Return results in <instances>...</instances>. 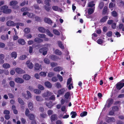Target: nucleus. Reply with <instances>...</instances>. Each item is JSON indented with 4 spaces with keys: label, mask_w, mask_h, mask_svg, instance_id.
<instances>
[{
    "label": "nucleus",
    "mask_w": 124,
    "mask_h": 124,
    "mask_svg": "<svg viewBox=\"0 0 124 124\" xmlns=\"http://www.w3.org/2000/svg\"><path fill=\"white\" fill-rule=\"evenodd\" d=\"M8 8V6L5 5L1 6L0 7V9L2 10H3L2 12L3 13L6 14H9L11 12L12 10L11 9Z\"/></svg>",
    "instance_id": "f257e3e1"
},
{
    "label": "nucleus",
    "mask_w": 124,
    "mask_h": 124,
    "mask_svg": "<svg viewBox=\"0 0 124 124\" xmlns=\"http://www.w3.org/2000/svg\"><path fill=\"white\" fill-rule=\"evenodd\" d=\"M116 88L117 89L120 90L124 86V83L119 82L116 85Z\"/></svg>",
    "instance_id": "f03ea898"
},
{
    "label": "nucleus",
    "mask_w": 124,
    "mask_h": 124,
    "mask_svg": "<svg viewBox=\"0 0 124 124\" xmlns=\"http://www.w3.org/2000/svg\"><path fill=\"white\" fill-rule=\"evenodd\" d=\"M19 23H15L14 22L11 21H8L6 24L8 26H16L17 24H19Z\"/></svg>",
    "instance_id": "7ed1b4c3"
},
{
    "label": "nucleus",
    "mask_w": 124,
    "mask_h": 124,
    "mask_svg": "<svg viewBox=\"0 0 124 124\" xmlns=\"http://www.w3.org/2000/svg\"><path fill=\"white\" fill-rule=\"evenodd\" d=\"M15 70L16 72L19 74H24L25 73L24 70L19 68H16Z\"/></svg>",
    "instance_id": "20e7f679"
},
{
    "label": "nucleus",
    "mask_w": 124,
    "mask_h": 124,
    "mask_svg": "<svg viewBox=\"0 0 124 124\" xmlns=\"http://www.w3.org/2000/svg\"><path fill=\"white\" fill-rule=\"evenodd\" d=\"M50 59L53 61H56L59 60H60L59 57L57 56L54 55H52L50 56Z\"/></svg>",
    "instance_id": "39448f33"
},
{
    "label": "nucleus",
    "mask_w": 124,
    "mask_h": 124,
    "mask_svg": "<svg viewBox=\"0 0 124 124\" xmlns=\"http://www.w3.org/2000/svg\"><path fill=\"white\" fill-rule=\"evenodd\" d=\"M15 81L16 83L20 84L24 82L23 79L19 77H17L15 78Z\"/></svg>",
    "instance_id": "423d86ee"
},
{
    "label": "nucleus",
    "mask_w": 124,
    "mask_h": 124,
    "mask_svg": "<svg viewBox=\"0 0 124 124\" xmlns=\"http://www.w3.org/2000/svg\"><path fill=\"white\" fill-rule=\"evenodd\" d=\"M52 94L49 91H47L46 92L44 93L42 95V96L45 97H48L51 95Z\"/></svg>",
    "instance_id": "0eeeda50"
},
{
    "label": "nucleus",
    "mask_w": 124,
    "mask_h": 124,
    "mask_svg": "<svg viewBox=\"0 0 124 124\" xmlns=\"http://www.w3.org/2000/svg\"><path fill=\"white\" fill-rule=\"evenodd\" d=\"M41 65H40L38 63H36L35 65L34 69L35 70H39L41 69Z\"/></svg>",
    "instance_id": "6e6552de"
},
{
    "label": "nucleus",
    "mask_w": 124,
    "mask_h": 124,
    "mask_svg": "<svg viewBox=\"0 0 124 124\" xmlns=\"http://www.w3.org/2000/svg\"><path fill=\"white\" fill-rule=\"evenodd\" d=\"M27 65V67L30 69H32L33 67V65L32 63L30 62V61H27L26 62Z\"/></svg>",
    "instance_id": "1a4fd4ad"
},
{
    "label": "nucleus",
    "mask_w": 124,
    "mask_h": 124,
    "mask_svg": "<svg viewBox=\"0 0 124 124\" xmlns=\"http://www.w3.org/2000/svg\"><path fill=\"white\" fill-rule=\"evenodd\" d=\"M65 91V88H63L59 90L58 91L57 93L59 95H62L64 94Z\"/></svg>",
    "instance_id": "9d476101"
},
{
    "label": "nucleus",
    "mask_w": 124,
    "mask_h": 124,
    "mask_svg": "<svg viewBox=\"0 0 124 124\" xmlns=\"http://www.w3.org/2000/svg\"><path fill=\"white\" fill-rule=\"evenodd\" d=\"M57 115L56 114H53L50 117V119L52 122L57 120Z\"/></svg>",
    "instance_id": "9b49d317"
},
{
    "label": "nucleus",
    "mask_w": 124,
    "mask_h": 124,
    "mask_svg": "<svg viewBox=\"0 0 124 124\" xmlns=\"http://www.w3.org/2000/svg\"><path fill=\"white\" fill-rule=\"evenodd\" d=\"M38 30L40 32L45 33L46 32L47 30L42 27H39L38 28Z\"/></svg>",
    "instance_id": "f8f14e48"
},
{
    "label": "nucleus",
    "mask_w": 124,
    "mask_h": 124,
    "mask_svg": "<svg viewBox=\"0 0 124 124\" xmlns=\"http://www.w3.org/2000/svg\"><path fill=\"white\" fill-rule=\"evenodd\" d=\"M0 38L2 40L4 41L7 39L8 40L9 39L8 35V34H7L5 36L4 35H2L1 36Z\"/></svg>",
    "instance_id": "ddd939ff"
},
{
    "label": "nucleus",
    "mask_w": 124,
    "mask_h": 124,
    "mask_svg": "<svg viewBox=\"0 0 124 124\" xmlns=\"http://www.w3.org/2000/svg\"><path fill=\"white\" fill-rule=\"evenodd\" d=\"M18 42L19 44L23 45L25 44V42L24 40L22 39H19L18 40Z\"/></svg>",
    "instance_id": "4468645a"
},
{
    "label": "nucleus",
    "mask_w": 124,
    "mask_h": 124,
    "mask_svg": "<svg viewBox=\"0 0 124 124\" xmlns=\"http://www.w3.org/2000/svg\"><path fill=\"white\" fill-rule=\"evenodd\" d=\"M44 21L45 23L49 24H51L52 23V22L50 19L47 17L45 18Z\"/></svg>",
    "instance_id": "2eb2a0df"
},
{
    "label": "nucleus",
    "mask_w": 124,
    "mask_h": 124,
    "mask_svg": "<svg viewBox=\"0 0 124 124\" xmlns=\"http://www.w3.org/2000/svg\"><path fill=\"white\" fill-rule=\"evenodd\" d=\"M18 3L17 1L16 0H12L10 1L9 3V5L11 6H14L17 5Z\"/></svg>",
    "instance_id": "dca6fc26"
},
{
    "label": "nucleus",
    "mask_w": 124,
    "mask_h": 124,
    "mask_svg": "<svg viewBox=\"0 0 124 124\" xmlns=\"http://www.w3.org/2000/svg\"><path fill=\"white\" fill-rule=\"evenodd\" d=\"M113 100L111 98L108 101V103L107 107L109 108L113 104Z\"/></svg>",
    "instance_id": "f3484780"
},
{
    "label": "nucleus",
    "mask_w": 124,
    "mask_h": 124,
    "mask_svg": "<svg viewBox=\"0 0 124 124\" xmlns=\"http://www.w3.org/2000/svg\"><path fill=\"white\" fill-rule=\"evenodd\" d=\"M108 119L107 120V122L108 123L112 122H114L115 121V119L113 117H108Z\"/></svg>",
    "instance_id": "a211bd4d"
},
{
    "label": "nucleus",
    "mask_w": 124,
    "mask_h": 124,
    "mask_svg": "<svg viewBox=\"0 0 124 124\" xmlns=\"http://www.w3.org/2000/svg\"><path fill=\"white\" fill-rule=\"evenodd\" d=\"M27 95H25V98L26 99H28L29 98H31V94L30 92L28 91H27Z\"/></svg>",
    "instance_id": "6ab92c4d"
},
{
    "label": "nucleus",
    "mask_w": 124,
    "mask_h": 124,
    "mask_svg": "<svg viewBox=\"0 0 124 124\" xmlns=\"http://www.w3.org/2000/svg\"><path fill=\"white\" fill-rule=\"evenodd\" d=\"M108 8V7L106 6H105L104 7L102 12L103 15H105L107 14Z\"/></svg>",
    "instance_id": "aec40b11"
},
{
    "label": "nucleus",
    "mask_w": 124,
    "mask_h": 124,
    "mask_svg": "<svg viewBox=\"0 0 124 124\" xmlns=\"http://www.w3.org/2000/svg\"><path fill=\"white\" fill-rule=\"evenodd\" d=\"M45 86L47 87L51 88L52 87V85L51 83L48 81H47L45 82Z\"/></svg>",
    "instance_id": "412c9836"
},
{
    "label": "nucleus",
    "mask_w": 124,
    "mask_h": 124,
    "mask_svg": "<svg viewBox=\"0 0 124 124\" xmlns=\"http://www.w3.org/2000/svg\"><path fill=\"white\" fill-rule=\"evenodd\" d=\"M108 18L107 16H105L101 18L100 21V22L101 23H104L107 20Z\"/></svg>",
    "instance_id": "4be33fe9"
},
{
    "label": "nucleus",
    "mask_w": 124,
    "mask_h": 124,
    "mask_svg": "<svg viewBox=\"0 0 124 124\" xmlns=\"http://www.w3.org/2000/svg\"><path fill=\"white\" fill-rule=\"evenodd\" d=\"M34 41L37 43H40L43 41V40L39 38L36 37L34 39Z\"/></svg>",
    "instance_id": "5701e85b"
},
{
    "label": "nucleus",
    "mask_w": 124,
    "mask_h": 124,
    "mask_svg": "<svg viewBox=\"0 0 124 124\" xmlns=\"http://www.w3.org/2000/svg\"><path fill=\"white\" fill-rule=\"evenodd\" d=\"M23 78L26 80H28L31 77L29 75L26 74L24 75L23 76Z\"/></svg>",
    "instance_id": "b1692460"
},
{
    "label": "nucleus",
    "mask_w": 124,
    "mask_h": 124,
    "mask_svg": "<svg viewBox=\"0 0 124 124\" xmlns=\"http://www.w3.org/2000/svg\"><path fill=\"white\" fill-rule=\"evenodd\" d=\"M104 6V3L102 2H100L99 4L98 8L100 9H102Z\"/></svg>",
    "instance_id": "393cba45"
},
{
    "label": "nucleus",
    "mask_w": 124,
    "mask_h": 124,
    "mask_svg": "<svg viewBox=\"0 0 124 124\" xmlns=\"http://www.w3.org/2000/svg\"><path fill=\"white\" fill-rule=\"evenodd\" d=\"M46 104V105L49 108H51L52 107V102L51 101H49L48 103H47L46 102H45Z\"/></svg>",
    "instance_id": "a878e982"
},
{
    "label": "nucleus",
    "mask_w": 124,
    "mask_h": 124,
    "mask_svg": "<svg viewBox=\"0 0 124 124\" xmlns=\"http://www.w3.org/2000/svg\"><path fill=\"white\" fill-rule=\"evenodd\" d=\"M27 116L28 117L29 119L31 120H33L35 117L34 115L32 114H29V115Z\"/></svg>",
    "instance_id": "bb28decb"
},
{
    "label": "nucleus",
    "mask_w": 124,
    "mask_h": 124,
    "mask_svg": "<svg viewBox=\"0 0 124 124\" xmlns=\"http://www.w3.org/2000/svg\"><path fill=\"white\" fill-rule=\"evenodd\" d=\"M62 70V68L60 67H56L54 69V70L55 71H60Z\"/></svg>",
    "instance_id": "cd10ccee"
},
{
    "label": "nucleus",
    "mask_w": 124,
    "mask_h": 124,
    "mask_svg": "<svg viewBox=\"0 0 124 124\" xmlns=\"http://www.w3.org/2000/svg\"><path fill=\"white\" fill-rule=\"evenodd\" d=\"M54 53L55 54L57 55H61L62 54V52L58 49H56L55 50Z\"/></svg>",
    "instance_id": "c85d7f7f"
},
{
    "label": "nucleus",
    "mask_w": 124,
    "mask_h": 124,
    "mask_svg": "<svg viewBox=\"0 0 124 124\" xmlns=\"http://www.w3.org/2000/svg\"><path fill=\"white\" fill-rule=\"evenodd\" d=\"M11 57L12 58H14L15 59L17 57V53L16 52H13L11 54Z\"/></svg>",
    "instance_id": "c756f323"
},
{
    "label": "nucleus",
    "mask_w": 124,
    "mask_h": 124,
    "mask_svg": "<svg viewBox=\"0 0 124 124\" xmlns=\"http://www.w3.org/2000/svg\"><path fill=\"white\" fill-rule=\"evenodd\" d=\"M3 67L5 68L8 69L10 67V65L6 63H4L2 65Z\"/></svg>",
    "instance_id": "7c9ffc66"
},
{
    "label": "nucleus",
    "mask_w": 124,
    "mask_h": 124,
    "mask_svg": "<svg viewBox=\"0 0 124 124\" xmlns=\"http://www.w3.org/2000/svg\"><path fill=\"white\" fill-rule=\"evenodd\" d=\"M28 107L31 110H33V103L31 102L29 103L28 105Z\"/></svg>",
    "instance_id": "2f4dec72"
},
{
    "label": "nucleus",
    "mask_w": 124,
    "mask_h": 124,
    "mask_svg": "<svg viewBox=\"0 0 124 124\" xmlns=\"http://www.w3.org/2000/svg\"><path fill=\"white\" fill-rule=\"evenodd\" d=\"M70 114L72 115L71 117L72 118H75L77 116V113L75 111H72L70 113Z\"/></svg>",
    "instance_id": "473e14b6"
},
{
    "label": "nucleus",
    "mask_w": 124,
    "mask_h": 124,
    "mask_svg": "<svg viewBox=\"0 0 124 124\" xmlns=\"http://www.w3.org/2000/svg\"><path fill=\"white\" fill-rule=\"evenodd\" d=\"M94 11V9L93 8H89L88 10V13L89 15H91L92 14Z\"/></svg>",
    "instance_id": "72a5a7b5"
},
{
    "label": "nucleus",
    "mask_w": 124,
    "mask_h": 124,
    "mask_svg": "<svg viewBox=\"0 0 124 124\" xmlns=\"http://www.w3.org/2000/svg\"><path fill=\"white\" fill-rule=\"evenodd\" d=\"M53 32L56 35L59 36L60 34V32L58 31L56 29H53Z\"/></svg>",
    "instance_id": "f704fd0d"
},
{
    "label": "nucleus",
    "mask_w": 124,
    "mask_h": 124,
    "mask_svg": "<svg viewBox=\"0 0 124 124\" xmlns=\"http://www.w3.org/2000/svg\"><path fill=\"white\" fill-rule=\"evenodd\" d=\"M112 110L114 112L115 111H118L119 110V108L118 106H114L112 108Z\"/></svg>",
    "instance_id": "c9c22d12"
},
{
    "label": "nucleus",
    "mask_w": 124,
    "mask_h": 124,
    "mask_svg": "<svg viewBox=\"0 0 124 124\" xmlns=\"http://www.w3.org/2000/svg\"><path fill=\"white\" fill-rule=\"evenodd\" d=\"M87 114V112L86 111H84L80 114V116L81 117H84L86 116Z\"/></svg>",
    "instance_id": "e433bc0d"
},
{
    "label": "nucleus",
    "mask_w": 124,
    "mask_h": 124,
    "mask_svg": "<svg viewBox=\"0 0 124 124\" xmlns=\"http://www.w3.org/2000/svg\"><path fill=\"white\" fill-rule=\"evenodd\" d=\"M58 44L59 47H60L62 49H64V47L61 41H58Z\"/></svg>",
    "instance_id": "4c0bfd02"
},
{
    "label": "nucleus",
    "mask_w": 124,
    "mask_h": 124,
    "mask_svg": "<svg viewBox=\"0 0 124 124\" xmlns=\"http://www.w3.org/2000/svg\"><path fill=\"white\" fill-rule=\"evenodd\" d=\"M56 87L58 89H60L62 87L61 84L59 82H57L55 84Z\"/></svg>",
    "instance_id": "58836bf2"
},
{
    "label": "nucleus",
    "mask_w": 124,
    "mask_h": 124,
    "mask_svg": "<svg viewBox=\"0 0 124 124\" xmlns=\"http://www.w3.org/2000/svg\"><path fill=\"white\" fill-rule=\"evenodd\" d=\"M28 16L29 17L32 18H33L35 16V15L32 13H28L27 14Z\"/></svg>",
    "instance_id": "ea45409f"
},
{
    "label": "nucleus",
    "mask_w": 124,
    "mask_h": 124,
    "mask_svg": "<svg viewBox=\"0 0 124 124\" xmlns=\"http://www.w3.org/2000/svg\"><path fill=\"white\" fill-rule=\"evenodd\" d=\"M44 63L47 64H49L50 63V61L47 58H45L44 60Z\"/></svg>",
    "instance_id": "a19ab883"
},
{
    "label": "nucleus",
    "mask_w": 124,
    "mask_h": 124,
    "mask_svg": "<svg viewBox=\"0 0 124 124\" xmlns=\"http://www.w3.org/2000/svg\"><path fill=\"white\" fill-rule=\"evenodd\" d=\"M47 48L46 47H43L40 48L39 50V52L42 53L45 50L47 49Z\"/></svg>",
    "instance_id": "79ce46f5"
},
{
    "label": "nucleus",
    "mask_w": 124,
    "mask_h": 124,
    "mask_svg": "<svg viewBox=\"0 0 124 124\" xmlns=\"http://www.w3.org/2000/svg\"><path fill=\"white\" fill-rule=\"evenodd\" d=\"M112 15L114 17H116L117 16V14L115 11H113L111 12Z\"/></svg>",
    "instance_id": "37998d69"
},
{
    "label": "nucleus",
    "mask_w": 124,
    "mask_h": 124,
    "mask_svg": "<svg viewBox=\"0 0 124 124\" xmlns=\"http://www.w3.org/2000/svg\"><path fill=\"white\" fill-rule=\"evenodd\" d=\"M9 84L11 87L13 88L14 87L15 84L14 81H10L9 82Z\"/></svg>",
    "instance_id": "c03bdc74"
},
{
    "label": "nucleus",
    "mask_w": 124,
    "mask_h": 124,
    "mask_svg": "<svg viewBox=\"0 0 124 124\" xmlns=\"http://www.w3.org/2000/svg\"><path fill=\"white\" fill-rule=\"evenodd\" d=\"M49 6H48L46 5L44 6L45 9L47 12H49L50 10L51 9V7H49Z\"/></svg>",
    "instance_id": "a18cd8bd"
},
{
    "label": "nucleus",
    "mask_w": 124,
    "mask_h": 124,
    "mask_svg": "<svg viewBox=\"0 0 124 124\" xmlns=\"http://www.w3.org/2000/svg\"><path fill=\"white\" fill-rule=\"evenodd\" d=\"M27 57L26 55H23L20 56L19 57V59L21 60H24Z\"/></svg>",
    "instance_id": "49530a36"
},
{
    "label": "nucleus",
    "mask_w": 124,
    "mask_h": 124,
    "mask_svg": "<svg viewBox=\"0 0 124 124\" xmlns=\"http://www.w3.org/2000/svg\"><path fill=\"white\" fill-rule=\"evenodd\" d=\"M18 101L19 103L22 105H24V102L23 101V100L20 98H18Z\"/></svg>",
    "instance_id": "de8ad7c7"
},
{
    "label": "nucleus",
    "mask_w": 124,
    "mask_h": 124,
    "mask_svg": "<svg viewBox=\"0 0 124 124\" xmlns=\"http://www.w3.org/2000/svg\"><path fill=\"white\" fill-rule=\"evenodd\" d=\"M51 1V0H45V3L48 6H50L49 2Z\"/></svg>",
    "instance_id": "09e8293b"
},
{
    "label": "nucleus",
    "mask_w": 124,
    "mask_h": 124,
    "mask_svg": "<svg viewBox=\"0 0 124 124\" xmlns=\"http://www.w3.org/2000/svg\"><path fill=\"white\" fill-rule=\"evenodd\" d=\"M47 32V34L48 35L51 37H52L53 36V34H52L49 30L48 29L47 30L46 32Z\"/></svg>",
    "instance_id": "8fccbe9b"
},
{
    "label": "nucleus",
    "mask_w": 124,
    "mask_h": 124,
    "mask_svg": "<svg viewBox=\"0 0 124 124\" xmlns=\"http://www.w3.org/2000/svg\"><path fill=\"white\" fill-rule=\"evenodd\" d=\"M36 99L37 101H41L43 100L42 98L40 96H37L36 97Z\"/></svg>",
    "instance_id": "3c124183"
},
{
    "label": "nucleus",
    "mask_w": 124,
    "mask_h": 124,
    "mask_svg": "<svg viewBox=\"0 0 124 124\" xmlns=\"http://www.w3.org/2000/svg\"><path fill=\"white\" fill-rule=\"evenodd\" d=\"M34 92L35 93L37 94H39L41 93V91L37 89H34Z\"/></svg>",
    "instance_id": "603ef678"
},
{
    "label": "nucleus",
    "mask_w": 124,
    "mask_h": 124,
    "mask_svg": "<svg viewBox=\"0 0 124 124\" xmlns=\"http://www.w3.org/2000/svg\"><path fill=\"white\" fill-rule=\"evenodd\" d=\"M38 36L40 38H46V35L43 34H39L38 35Z\"/></svg>",
    "instance_id": "864d4df0"
},
{
    "label": "nucleus",
    "mask_w": 124,
    "mask_h": 124,
    "mask_svg": "<svg viewBox=\"0 0 124 124\" xmlns=\"http://www.w3.org/2000/svg\"><path fill=\"white\" fill-rule=\"evenodd\" d=\"M52 8L53 10L55 11H57L58 9V7L57 6H53Z\"/></svg>",
    "instance_id": "5fc2aeb1"
},
{
    "label": "nucleus",
    "mask_w": 124,
    "mask_h": 124,
    "mask_svg": "<svg viewBox=\"0 0 124 124\" xmlns=\"http://www.w3.org/2000/svg\"><path fill=\"white\" fill-rule=\"evenodd\" d=\"M38 88L41 90H43L44 89V87L41 85H38Z\"/></svg>",
    "instance_id": "6e6d98bb"
},
{
    "label": "nucleus",
    "mask_w": 124,
    "mask_h": 124,
    "mask_svg": "<svg viewBox=\"0 0 124 124\" xmlns=\"http://www.w3.org/2000/svg\"><path fill=\"white\" fill-rule=\"evenodd\" d=\"M70 93L68 92L66 93L64 95L65 97V98L68 99L69 97Z\"/></svg>",
    "instance_id": "4d7b16f0"
},
{
    "label": "nucleus",
    "mask_w": 124,
    "mask_h": 124,
    "mask_svg": "<svg viewBox=\"0 0 124 124\" xmlns=\"http://www.w3.org/2000/svg\"><path fill=\"white\" fill-rule=\"evenodd\" d=\"M39 74L40 76L43 77H45L46 75V73L44 72H40Z\"/></svg>",
    "instance_id": "13d9d810"
},
{
    "label": "nucleus",
    "mask_w": 124,
    "mask_h": 124,
    "mask_svg": "<svg viewBox=\"0 0 124 124\" xmlns=\"http://www.w3.org/2000/svg\"><path fill=\"white\" fill-rule=\"evenodd\" d=\"M33 6L35 9L38 10L40 8L39 5L38 4H34Z\"/></svg>",
    "instance_id": "bf43d9fd"
},
{
    "label": "nucleus",
    "mask_w": 124,
    "mask_h": 124,
    "mask_svg": "<svg viewBox=\"0 0 124 124\" xmlns=\"http://www.w3.org/2000/svg\"><path fill=\"white\" fill-rule=\"evenodd\" d=\"M51 80L53 82H56L57 81L58 79L56 77H54L52 78Z\"/></svg>",
    "instance_id": "052dcab7"
},
{
    "label": "nucleus",
    "mask_w": 124,
    "mask_h": 124,
    "mask_svg": "<svg viewBox=\"0 0 124 124\" xmlns=\"http://www.w3.org/2000/svg\"><path fill=\"white\" fill-rule=\"evenodd\" d=\"M54 75V73L53 72H50L48 73V76L50 77H52Z\"/></svg>",
    "instance_id": "680f3d73"
},
{
    "label": "nucleus",
    "mask_w": 124,
    "mask_h": 124,
    "mask_svg": "<svg viewBox=\"0 0 124 124\" xmlns=\"http://www.w3.org/2000/svg\"><path fill=\"white\" fill-rule=\"evenodd\" d=\"M30 29L28 28H26L24 30V31L26 33H28L30 32Z\"/></svg>",
    "instance_id": "e2e57ef3"
},
{
    "label": "nucleus",
    "mask_w": 124,
    "mask_h": 124,
    "mask_svg": "<svg viewBox=\"0 0 124 124\" xmlns=\"http://www.w3.org/2000/svg\"><path fill=\"white\" fill-rule=\"evenodd\" d=\"M93 2L91 1V2L88 5V6L92 8L95 5V4H93Z\"/></svg>",
    "instance_id": "0e129e2a"
},
{
    "label": "nucleus",
    "mask_w": 124,
    "mask_h": 124,
    "mask_svg": "<svg viewBox=\"0 0 124 124\" xmlns=\"http://www.w3.org/2000/svg\"><path fill=\"white\" fill-rule=\"evenodd\" d=\"M116 23H113L111 25V27L112 29H115L116 28Z\"/></svg>",
    "instance_id": "69168bd1"
},
{
    "label": "nucleus",
    "mask_w": 124,
    "mask_h": 124,
    "mask_svg": "<svg viewBox=\"0 0 124 124\" xmlns=\"http://www.w3.org/2000/svg\"><path fill=\"white\" fill-rule=\"evenodd\" d=\"M72 80V79L71 78H70L68 79L67 83V85L70 84L71 81Z\"/></svg>",
    "instance_id": "338daca9"
},
{
    "label": "nucleus",
    "mask_w": 124,
    "mask_h": 124,
    "mask_svg": "<svg viewBox=\"0 0 124 124\" xmlns=\"http://www.w3.org/2000/svg\"><path fill=\"white\" fill-rule=\"evenodd\" d=\"M53 112L52 110H49L47 111V114L49 116H50L53 114Z\"/></svg>",
    "instance_id": "774afa93"
}]
</instances>
